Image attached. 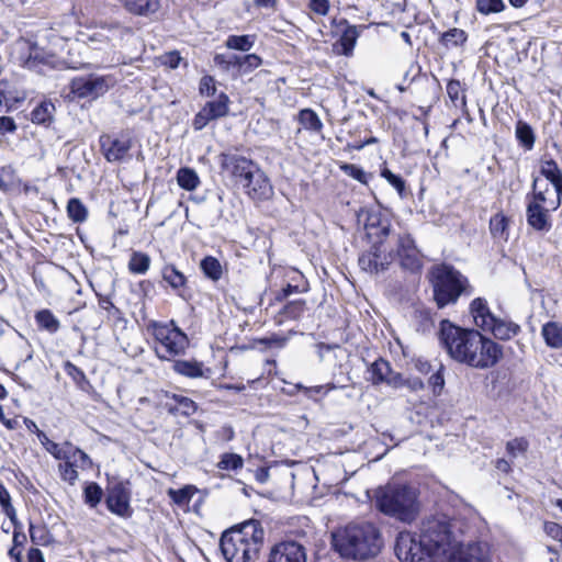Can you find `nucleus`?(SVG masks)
Wrapping results in <instances>:
<instances>
[{
    "label": "nucleus",
    "instance_id": "nucleus-1",
    "mask_svg": "<svg viewBox=\"0 0 562 562\" xmlns=\"http://www.w3.org/2000/svg\"><path fill=\"white\" fill-rule=\"evenodd\" d=\"M457 544L449 519L441 515L423 522L418 541L409 533H401L395 553L401 562H449L454 558Z\"/></svg>",
    "mask_w": 562,
    "mask_h": 562
},
{
    "label": "nucleus",
    "instance_id": "nucleus-2",
    "mask_svg": "<svg viewBox=\"0 0 562 562\" xmlns=\"http://www.w3.org/2000/svg\"><path fill=\"white\" fill-rule=\"evenodd\" d=\"M333 546L345 559L368 561L380 553L383 538L373 522L352 521L333 532Z\"/></svg>",
    "mask_w": 562,
    "mask_h": 562
},
{
    "label": "nucleus",
    "instance_id": "nucleus-3",
    "mask_svg": "<svg viewBox=\"0 0 562 562\" xmlns=\"http://www.w3.org/2000/svg\"><path fill=\"white\" fill-rule=\"evenodd\" d=\"M263 543V530L256 520L226 530L220 548L227 562H255Z\"/></svg>",
    "mask_w": 562,
    "mask_h": 562
},
{
    "label": "nucleus",
    "instance_id": "nucleus-4",
    "mask_svg": "<svg viewBox=\"0 0 562 562\" xmlns=\"http://www.w3.org/2000/svg\"><path fill=\"white\" fill-rule=\"evenodd\" d=\"M378 509L403 522H412L418 515L417 492L407 485H386L375 492Z\"/></svg>",
    "mask_w": 562,
    "mask_h": 562
},
{
    "label": "nucleus",
    "instance_id": "nucleus-5",
    "mask_svg": "<svg viewBox=\"0 0 562 562\" xmlns=\"http://www.w3.org/2000/svg\"><path fill=\"white\" fill-rule=\"evenodd\" d=\"M429 280L434 290V299L439 308L454 304L469 286L468 279L448 265L432 267Z\"/></svg>",
    "mask_w": 562,
    "mask_h": 562
},
{
    "label": "nucleus",
    "instance_id": "nucleus-6",
    "mask_svg": "<svg viewBox=\"0 0 562 562\" xmlns=\"http://www.w3.org/2000/svg\"><path fill=\"white\" fill-rule=\"evenodd\" d=\"M479 330L464 329L445 319L440 323L439 340L456 361L471 367L472 349Z\"/></svg>",
    "mask_w": 562,
    "mask_h": 562
},
{
    "label": "nucleus",
    "instance_id": "nucleus-7",
    "mask_svg": "<svg viewBox=\"0 0 562 562\" xmlns=\"http://www.w3.org/2000/svg\"><path fill=\"white\" fill-rule=\"evenodd\" d=\"M470 313L476 327L493 334L496 338L507 340L516 336L519 326L513 322L495 317L484 299H474L470 304Z\"/></svg>",
    "mask_w": 562,
    "mask_h": 562
},
{
    "label": "nucleus",
    "instance_id": "nucleus-8",
    "mask_svg": "<svg viewBox=\"0 0 562 562\" xmlns=\"http://www.w3.org/2000/svg\"><path fill=\"white\" fill-rule=\"evenodd\" d=\"M155 351L159 359L171 360L183 355L189 346V339L178 327L170 324H154Z\"/></svg>",
    "mask_w": 562,
    "mask_h": 562
},
{
    "label": "nucleus",
    "instance_id": "nucleus-9",
    "mask_svg": "<svg viewBox=\"0 0 562 562\" xmlns=\"http://www.w3.org/2000/svg\"><path fill=\"white\" fill-rule=\"evenodd\" d=\"M395 259L393 239L375 243L370 250L359 257V266L363 271L378 273L385 270Z\"/></svg>",
    "mask_w": 562,
    "mask_h": 562
},
{
    "label": "nucleus",
    "instance_id": "nucleus-10",
    "mask_svg": "<svg viewBox=\"0 0 562 562\" xmlns=\"http://www.w3.org/2000/svg\"><path fill=\"white\" fill-rule=\"evenodd\" d=\"M114 83L115 79L111 76L88 75L74 78L70 89L78 98L95 99L104 94Z\"/></svg>",
    "mask_w": 562,
    "mask_h": 562
},
{
    "label": "nucleus",
    "instance_id": "nucleus-11",
    "mask_svg": "<svg viewBox=\"0 0 562 562\" xmlns=\"http://www.w3.org/2000/svg\"><path fill=\"white\" fill-rule=\"evenodd\" d=\"M393 246L396 247V258L402 269L413 274L422 271L423 256L411 235H397L393 239Z\"/></svg>",
    "mask_w": 562,
    "mask_h": 562
},
{
    "label": "nucleus",
    "instance_id": "nucleus-12",
    "mask_svg": "<svg viewBox=\"0 0 562 562\" xmlns=\"http://www.w3.org/2000/svg\"><path fill=\"white\" fill-rule=\"evenodd\" d=\"M502 347L480 331L472 349L471 367L487 369L495 366L502 358Z\"/></svg>",
    "mask_w": 562,
    "mask_h": 562
},
{
    "label": "nucleus",
    "instance_id": "nucleus-13",
    "mask_svg": "<svg viewBox=\"0 0 562 562\" xmlns=\"http://www.w3.org/2000/svg\"><path fill=\"white\" fill-rule=\"evenodd\" d=\"M130 502L131 491L124 483L119 482L108 488L105 504L112 514L125 519L132 517L133 508Z\"/></svg>",
    "mask_w": 562,
    "mask_h": 562
},
{
    "label": "nucleus",
    "instance_id": "nucleus-14",
    "mask_svg": "<svg viewBox=\"0 0 562 562\" xmlns=\"http://www.w3.org/2000/svg\"><path fill=\"white\" fill-rule=\"evenodd\" d=\"M243 187L246 194L255 201L268 200L273 193L270 180L259 167L243 180Z\"/></svg>",
    "mask_w": 562,
    "mask_h": 562
},
{
    "label": "nucleus",
    "instance_id": "nucleus-15",
    "mask_svg": "<svg viewBox=\"0 0 562 562\" xmlns=\"http://www.w3.org/2000/svg\"><path fill=\"white\" fill-rule=\"evenodd\" d=\"M368 373V380L373 385L385 383L394 389L403 387V375L394 372L390 362L382 358L376 359L370 364Z\"/></svg>",
    "mask_w": 562,
    "mask_h": 562
},
{
    "label": "nucleus",
    "instance_id": "nucleus-16",
    "mask_svg": "<svg viewBox=\"0 0 562 562\" xmlns=\"http://www.w3.org/2000/svg\"><path fill=\"white\" fill-rule=\"evenodd\" d=\"M100 145L109 162H119L128 157L132 139L127 136L113 138L109 135H103L100 137Z\"/></svg>",
    "mask_w": 562,
    "mask_h": 562
},
{
    "label": "nucleus",
    "instance_id": "nucleus-17",
    "mask_svg": "<svg viewBox=\"0 0 562 562\" xmlns=\"http://www.w3.org/2000/svg\"><path fill=\"white\" fill-rule=\"evenodd\" d=\"M449 562H491V549L486 542H474L467 546L457 544L454 558Z\"/></svg>",
    "mask_w": 562,
    "mask_h": 562
},
{
    "label": "nucleus",
    "instance_id": "nucleus-18",
    "mask_svg": "<svg viewBox=\"0 0 562 562\" xmlns=\"http://www.w3.org/2000/svg\"><path fill=\"white\" fill-rule=\"evenodd\" d=\"M268 562H306V552L297 542H281L271 549Z\"/></svg>",
    "mask_w": 562,
    "mask_h": 562
},
{
    "label": "nucleus",
    "instance_id": "nucleus-19",
    "mask_svg": "<svg viewBox=\"0 0 562 562\" xmlns=\"http://www.w3.org/2000/svg\"><path fill=\"white\" fill-rule=\"evenodd\" d=\"M220 162L224 170L240 178L241 181L258 167L251 159L232 153H222Z\"/></svg>",
    "mask_w": 562,
    "mask_h": 562
},
{
    "label": "nucleus",
    "instance_id": "nucleus-20",
    "mask_svg": "<svg viewBox=\"0 0 562 562\" xmlns=\"http://www.w3.org/2000/svg\"><path fill=\"white\" fill-rule=\"evenodd\" d=\"M551 206H540L539 204L526 205V221L528 226L538 233H548L552 228Z\"/></svg>",
    "mask_w": 562,
    "mask_h": 562
},
{
    "label": "nucleus",
    "instance_id": "nucleus-21",
    "mask_svg": "<svg viewBox=\"0 0 562 562\" xmlns=\"http://www.w3.org/2000/svg\"><path fill=\"white\" fill-rule=\"evenodd\" d=\"M176 373L187 378H209L211 369L205 368L204 364L196 360H176L172 364Z\"/></svg>",
    "mask_w": 562,
    "mask_h": 562
},
{
    "label": "nucleus",
    "instance_id": "nucleus-22",
    "mask_svg": "<svg viewBox=\"0 0 562 562\" xmlns=\"http://www.w3.org/2000/svg\"><path fill=\"white\" fill-rule=\"evenodd\" d=\"M360 33L355 25H348L336 44H334V49L338 55L351 56L353 53V48L357 44V40Z\"/></svg>",
    "mask_w": 562,
    "mask_h": 562
},
{
    "label": "nucleus",
    "instance_id": "nucleus-23",
    "mask_svg": "<svg viewBox=\"0 0 562 562\" xmlns=\"http://www.w3.org/2000/svg\"><path fill=\"white\" fill-rule=\"evenodd\" d=\"M541 335L548 347L562 349V324L548 322L542 326Z\"/></svg>",
    "mask_w": 562,
    "mask_h": 562
},
{
    "label": "nucleus",
    "instance_id": "nucleus-24",
    "mask_svg": "<svg viewBox=\"0 0 562 562\" xmlns=\"http://www.w3.org/2000/svg\"><path fill=\"white\" fill-rule=\"evenodd\" d=\"M117 27L103 26L88 34L86 41L94 48H99L102 44H109L117 35Z\"/></svg>",
    "mask_w": 562,
    "mask_h": 562
},
{
    "label": "nucleus",
    "instance_id": "nucleus-25",
    "mask_svg": "<svg viewBox=\"0 0 562 562\" xmlns=\"http://www.w3.org/2000/svg\"><path fill=\"white\" fill-rule=\"evenodd\" d=\"M173 403H168V411L171 414H180L183 416H190L195 413L196 405L195 403L186 396L182 395H172Z\"/></svg>",
    "mask_w": 562,
    "mask_h": 562
},
{
    "label": "nucleus",
    "instance_id": "nucleus-26",
    "mask_svg": "<svg viewBox=\"0 0 562 562\" xmlns=\"http://www.w3.org/2000/svg\"><path fill=\"white\" fill-rule=\"evenodd\" d=\"M509 220L503 213H497L490 220V232L495 239H508Z\"/></svg>",
    "mask_w": 562,
    "mask_h": 562
},
{
    "label": "nucleus",
    "instance_id": "nucleus-27",
    "mask_svg": "<svg viewBox=\"0 0 562 562\" xmlns=\"http://www.w3.org/2000/svg\"><path fill=\"white\" fill-rule=\"evenodd\" d=\"M54 112V103L43 101L32 111V122L35 124L49 125L53 122Z\"/></svg>",
    "mask_w": 562,
    "mask_h": 562
},
{
    "label": "nucleus",
    "instance_id": "nucleus-28",
    "mask_svg": "<svg viewBox=\"0 0 562 562\" xmlns=\"http://www.w3.org/2000/svg\"><path fill=\"white\" fill-rule=\"evenodd\" d=\"M228 103V97L225 93H220L215 100L207 102L203 109L213 120H216L227 115Z\"/></svg>",
    "mask_w": 562,
    "mask_h": 562
},
{
    "label": "nucleus",
    "instance_id": "nucleus-29",
    "mask_svg": "<svg viewBox=\"0 0 562 562\" xmlns=\"http://www.w3.org/2000/svg\"><path fill=\"white\" fill-rule=\"evenodd\" d=\"M516 138L519 144L526 149L530 150L535 145V133L529 124L524 121H518L515 130Z\"/></svg>",
    "mask_w": 562,
    "mask_h": 562
},
{
    "label": "nucleus",
    "instance_id": "nucleus-30",
    "mask_svg": "<svg viewBox=\"0 0 562 562\" xmlns=\"http://www.w3.org/2000/svg\"><path fill=\"white\" fill-rule=\"evenodd\" d=\"M162 279L175 290L183 288L187 283V278L175 266L167 265L161 271Z\"/></svg>",
    "mask_w": 562,
    "mask_h": 562
},
{
    "label": "nucleus",
    "instance_id": "nucleus-31",
    "mask_svg": "<svg viewBox=\"0 0 562 562\" xmlns=\"http://www.w3.org/2000/svg\"><path fill=\"white\" fill-rule=\"evenodd\" d=\"M177 181L187 191H193L200 184L198 173L191 168H180L177 172Z\"/></svg>",
    "mask_w": 562,
    "mask_h": 562
},
{
    "label": "nucleus",
    "instance_id": "nucleus-32",
    "mask_svg": "<svg viewBox=\"0 0 562 562\" xmlns=\"http://www.w3.org/2000/svg\"><path fill=\"white\" fill-rule=\"evenodd\" d=\"M150 266V257L142 251H133L128 261V270L135 274H145Z\"/></svg>",
    "mask_w": 562,
    "mask_h": 562
},
{
    "label": "nucleus",
    "instance_id": "nucleus-33",
    "mask_svg": "<svg viewBox=\"0 0 562 562\" xmlns=\"http://www.w3.org/2000/svg\"><path fill=\"white\" fill-rule=\"evenodd\" d=\"M35 321L42 329L54 334L58 331L60 327L59 321L49 310H41L35 314Z\"/></svg>",
    "mask_w": 562,
    "mask_h": 562
},
{
    "label": "nucleus",
    "instance_id": "nucleus-34",
    "mask_svg": "<svg viewBox=\"0 0 562 562\" xmlns=\"http://www.w3.org/2000/svg\"><path fill=\"white\" fill-rule=\"evenodd\" d=\"M256 35H229L225 46L229 49L248 52L252 48Z\"/></svg>",
    "mask_w": 562,
    "mask_h": 562
},
{
    "label": "nucleus",
    "instance_id": "nucleus-35",
    "mask_svg": "<svg viewBox=\"0 0 562 562\" xmlns=\"http://www.w3.org/2000/svg\"><path fill=\"white\" fill-rule=\"evenodd\" d=\"M299 122L300 124L312 132H321L323 128V123L316 112L311 109H303L299 113Z\"/></svg>",
    "mask_w": 562,
    "mask_h": 562
},
{
    "label": "nucleus",
    "instance_id": "nucleus-36",
    "mask_svg": "<svg viewBox=\"0 0 562 562\" xmlns=\"http://www.w3.org/2000/svg\"><path fill=\"white\" fill-rule=\"evenodd\" d=\"M68 217L75 223H83L88 218V209L77 198H71L67 203Z\"/></svg>",
    "mask_w": 562,
    "mask_h": 562
},
{
    "label": "nucleus",
    "instance_id": "nucleus-37",
    "mask_svg": "<svg viewBox=\"0 0 562 562\" xmlns=\"http://www.w3.org/2000/svg\"><path fill=\"white\" fill-rule=\"evenodd\" d=\"M31 541L36 546H48L54 541L49 530L43 525H30Z\"/></svg>",
    "mask_w": 562,
    "mask_h": 562
},
{
    "label": "nucleus",
    "instance_id": "nucleus-38",
    "mask_svg": "<svg viewBox=\"0 0 562 562\" xmlns=\"http://www.w3.org/2000/svg\"><path fill=\"white\" fill-rule=\"evenodd\" d=\"M467 33L461 29H450L441 36V44L447 48L458 47L467 42Z\"/></svg>",
    "mask_w": 562,
    "mask_h": 562
},
{
    "label": "nucleus",
    "instance_id": "nucleus-39",
    "mask_svg": "<svg viewBox=\"0 0 562 562\" xmlns=\"http://www.w3.org/2000/svg\"><path fill=\"white\" fill-rule=\"evenodd\" d=\"M200 266H201V269H202L203 273L207 278H210V279H212L214 281L221 279V277H222V266H221L220 261L216 258L211 257V256L205 257L201 261Z\"/></svg>",
    "mask_w": 562,
    "mask_h": 562
},
{
    "label": "nucleus",
    "instance_id": "nucleus-40",
    "mask_svg": "<svg viewBox=\"0 0 562 562\" xmlns=\"http://www.w3.org/2000/svg\"><path fill=\"white\" fill-rule=\"evenodd\" d=\"M36 435L41 441V443L45 447V449L54 456L56 459L61 460L67 457V451L65 448H60L58 443L49 440L44 431L36 428Z\"/></svg>",
    "mask_w": 562,
    "mask_h": 562
},
{
    "label": "nucleus",
    "instance_id": "nucleus-41",
    "mask_svg": "<svg viewBox=\"0 0 562 562\" xmlns=\"http://www.w3.org/2000/svg\"><path fill=\"white\" fill-rule=\"evenodd\" d=\"M540 172L552 186L562 180V171L553 159L544 160L541 164Z\"/></svg>",
    "mask_w": 562,
    "mask_h": 562
},
{
    "label": "nucleus",
    "instance_id": "nucleus-42",
    "mask_svg": "<svg viewBox=\"0 0 562 562\" xmlns=\"http://www.w3.org/2000/svg\"><path fill=\"white\" fill-rule=\"evenodd\" d=\"M65 449L67 451V457L64 458L63 460L68 461L69 458V460H71L74 462V465L77 468H89L91 465L90 458L82 450L74 448L71 445H67Z\"/></svg>",
    "mask_w": 562,
    "mask_h": 562
},
{
    "label": "nucleus",
    "instance_id": "nucleus-43",
    "mask_svg": "<svg viewBox=\"0 0 562 562\" xmlns=\"http://www.w3.org/2000/svg\"><path fill=\"white\" fill-rule=\"evenodd\" d=\"M538 179L535 178L532 181V192L527 194L526 201L527 204H539L540 206H549V201L553 200L552 198H548L547 193L549 192V188L547 187L544 190H537Z\"/></svg>",
    "mask_w": 562,
    "mask_h": 562
},
{
    "label": "nucleus",
    "instance_id": "nucleus-44",
    "mask_svg": "<svg viewBox=\"0 0 562 562\" xmlns=\"http://www.w3.org/2000/svg\"><path fill=\"white\" fill-rule=\"evenodd\" d=\"M261 58L256 54L239 56L237 76H243L257 69L261 65Z\"/></svg>",
    "mask_w": 562,
    "mask_h": 562
},
{
    "label": "nucleus",
    "instance_id": "nucleus-45",
    "mask_svg": "<svg viewBox=\"0 0 562 562\" xmlns=\"http://www.w3.org/2000/svg\"><path fill=\"white\" fill-rule=\"evenodd\" d=\"M215 64L226 71H234V75L237 76L238 72V63L239 56L235 54L231 55H216L214 58Z\"/></svg>",
    "mask_w": 562,
    "mask_h": 562
},
{
    "label": "nucleus",
    "instance_id": "nucleus-46",
    "mask_svg": "<svg viewBox=\"0 0 562 562\" xmlns=\"http://www.w3.org/2000/svg\"><path fill=\"white\" fill-rule=\"evenodd\" d=\"M29 56L23 60V66L29 69H35L40 64L46 61L44 52L36 45L29 47Z\"/></svg>",
    "mask_w": 562,
    "mask_h": 562
},
{
    "label": "nucleus",
    "instance_id": "nucleus-47",
    "mask_svg": "<svg viewBox=\"0 0 562 562\" xmlns=\"http://www.w3.org/2000/svg\"><path fill=\"white\" fill-rule=\"evenodd\" d=\"M504 9L503 0H476V10L485 15L502 12Z\"/></svg>",
    "mask_w": 562,
    "mask_h": 562
},
{
    "label": "nucleus",
    "instance_id": "nucleus-48",
    "mask_svg": "<svg viewBox=\"0 0 562 562\" xmlns=\"http://www.w3.org/2000/svg\"><path fill=\"white\" fill-rule=\"evenodd\" d=\"M243 458L236 453H224L217 463V467L221 470H238L243 468Z\"/></svg>",
    "mask_w": 562,
    "mask_h": 562
},
{
    "label": "nucleus",
    "instance_id": "nucleus-49",
    "mask_svg": "<svg viewBox=\"0 0 562 562\" xmlns=\"http://www.w3.org/2000/svg\"><path fill=\"white\" fill-rule=\"evenodd\" d=\"M528 447V440L524 437H519L507 442L506 451L512 458H517L518 456L526 453Z\"/></svg>",
    "mask_w": 562,
    "mask_h": 562
},
{
    "label": "nucleus",
    "instance_id": "nucleus-50",
    "mask_svg": "<svg viewBox=\"0 0 562 562\" xmlns=\"http://www.w3.org/2000/svg\"><path fill=\"white\" fill-rule=\"evenodd\" d=\"M102 495V488L97 483H89L85 487V502L91 507H95L101 502Z\"/></svg>",
    "mask_w": 562,
    "mask_h": 562
},
{
    "label": "nucleus",
    "instance_id": "nucleus-51",
    "mask_svg": "<svg viewBox=\"0 0 562 562\" xmlns=\"http://www.w3.org/2000/svg\"><path fill=\"white\" fill-rule=\"evenodd\" d=\"M0 505L2 507L3 513L8 516V518L15 522L16 512L11 504V497L8 490L0 483Z\"/></svg>",
    "mask_w": 562,
    "mask_h": 562
},
{
    "label": "nucleus",
    "instance_id": "nucleus-52",
    "mask_svg": "<svg viewBox=\"0 0 562 562\" xmlns=\"http://www.w3.org/2000/svg\"><path fill=\"white\" fill-rule=\"evenodd\" d=\"M381 176L397 191L401 196L405 193V181L402 177L393 173L390 169L381 170Z\"/></svg>",
    "mask_w": 562,
    "mask_h": 562
},
{
    "label": "nucleus",
    "instance_id": "nucleus-53",
    "mask_svg": "<svg viewBox=\"0 0 562 562\" xmlns=\"http://www.w3.org/2000/svg\"><path fill=\"white\" fill-rule=\"evenodd\" d=\"M64 463L59 464V472L61 479L69 484L74 485L78 479L77 467L74 465V462L68 459V461L64 460Z\"/></svg>",
    "mask_w": 562,
    "mask_h": 562
},
{
    "label": "nucleus",
    "instance_id": "nucleus-54",
    "mask_svg": "<svg viewBox=\"0 0 562 562\" xmlns=\"http://www.w3.org/2000/svg\"><path fill=\"white\" fill-rule=\"evenodd\" d=\"M447 93L451 101L456 104L458 101H461L462 104L465 103V98L461 88V85L458 80H450L447 85Z\"/></svg>",
    "mask_w": 562,
    "mask_h": 562
},
{
    "label": "nucleus",
    "instance_id": "nucleus-55",
    "mask_svg": "<svg viewBox=\"0 0 562 562\" xmlns=\"http://www.w3.org/2000/svg\"><path fill=\"white\" fill-rule=\"evenodd\" d=\"M296 387L299 390H303L308 398L316 400V395L321 393L327 394L329 391L335 390L337 386L335 384L328 383L326 385H316L312 387H305L301 384H297Z\"/></svg>",
    "mask_w": 562,
    "mask_h": 562
},
{
    "label": "nucleus",
    "instance_id": "nucleus-56",
    "mask_svg": "<svg viewBox=\"0 0 562 562\" xmlns=\"http://www.w3.org/2000/svg\"><path fill=\"white\" fill-rule=\"evenodd\" d=\"M168 494L170 498L177 504L188 503L193 495L191 487L189 486L179 490H169Z\"/></svg>",
    "mask_w": 562,
    "mask_h": 562
},
{
    "label": "nucleus",
    "instance_id": "nucleus-57",
    "mask_svg": "<svg viewBox=\"0 0 562 562\" xmlns=\"http://www.w3.org/2000/svg\"><path fill=\"white\" fill-rule=\"evenodd\" d=\"M199 89H200V93L202 95H206V97L214 95L215 92H216V87H215L214 78L211 77V76L202 77V79L200 81Z\"/></svg>",
    "mask_w": 562,
    "mask_h": 562
},
{
    "label": "nucleus",
    "instance_id": "nucleus-58",
    "mask_svg": "<svg viewBox=\"0 0 562 562\" xmlns=\"http://www.w3.org/2000/svg\"><path fill=\"white\" fill-rule=\"evenodd\" d=\"M341 169L347 173L348 176L352 177L353 179L366 183L367 182V173L364 170L356 165H344Z\"/></svg>",
    "mask_w": 562,
    "mask_h": 562
},
{
    "label": "nucleus",
    "instance_id": "nucleus-59",
    "mask_svg": "<svg viewBox=\"0 0 562 562\" xmlns=\"http://www.w3.org/2000/svg\"><path fill=\"white\" fill-rule=\"evenodd\" d=\"M308 9L318 15H326L329 11L328 0H310Z\"/></svg>",
    "mask_w": 562,
    "mask_h": 562
},
{
    "label": "nucleus",
    "instance_id": "nucleus-60",
    "mask_svg": "<svg viewBox=\"0 0 562 562\" xmlns=\"http://www.w3.org/2000/svg\"><path fill=\"white\" fill-rule=\"evenodd\" d=\"M544 532L554 540L562 542V526L553 521H546L543 525Z\"/></svg>",
    "mask_w": 562,
    "mask_h": 562
},
{
    "label": "nucleus",
    "instance_id": "nucleus-61",
    "mask_svg": "<svg viewBox=\"0 0 562 562\" xmlns=\"http://www.w3.org/2000/svg\"><path fill=\"white\" fill-rule=\"evenodd\" d=\"M210 121H213V119L207 113H205V110L202 108L199 111V113L194 116L193 127L196 131H200L204 128Z\"/></svg>",
    "mask_w": 562,
    "mask_h": 562
},
{
    "label": "nucleus",
    "instance_id": "nucleus-62",
    "mask_svg": "<svg viewBox=\"0 0 562 562\" xmlns=\"http://www.w3.org/2000/svg\"><path fill=\"white\" fill-rule=\"evenodd\" d=\"M181 61V57L178 52H170L161 56V63L171 69H176Z\"/></svg>",
    "mask_w": 562,
    "mask_h": 562
},
{
    "label": "nucleus",
    "instance_id": "nucleus-63",
    "mask_svg": "<svg viewBox=\"0 0 562 562\" xmlns=\"http://www.w3.org/2000/svg\"><path fill=\"white\" fill-rule=\"evenodd\" d=\"M554 187V199L549 201V205L553 210H558L562 202V179L553 184Z\"/></svg>",
    "mask_w": 562,
    "mask_h": 562
},
{
    "label": "nucleus",
    "instance_id": "nucleus-64",
    "mask_svg": "<svg viewBox=\"0 0 562 562\" xmlns=\"http://www.w3.org/2000/svg\"><path fill=\"white\" fill-rule=\"evenodd\" d=\"M16 130L15 122L10 116L0 117V134L12 133Z\"/></svg>",
    "mask_w": 562,
    "mask_h": 562
}]
</instances>
